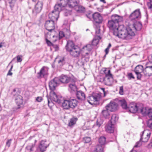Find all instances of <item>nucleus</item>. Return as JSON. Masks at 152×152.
<instances>
[{
    "label": "nucleus",
    "instance_id": "1",
    "mask_svg": "<svg viewBox=\"0 0 152 152\" xmlns=\"http://www.w3.org/2000/svg\"><path fill=\"white\" fill-rule=\"evenodd\" d=\"M117 34L115 35L123 39L126 40L132 39V37L135 35L133 29L132 28V26H129L126 28L123 25L119 26V30L117 31Z\"/></svg>",
    "mask_w": 152,
    "mask_h": 152
},
{
    "label": "nucleus",
    "instance_id": "2",
    "mask_svg": "<svg viewBox=\"0 0 152 152\" xmlns=\"http://www.w3.org/2000/svg\"><path fill=\"white\" fill-rule=\"evenodd\" d=\"M123 17L117 15H114L111 16V19L109 20L107 23V26L113 31L114 35H117L119 30L118 23L123 20Z\"/></svg>",
    "mask_w": 152,
    "mask_h": 152
},
{
    "label": "nucleus",
    "instance_id": "3",
    "mask_svg": "<svg viewBox=\"0 0 152 152\" xmlns=\"http://www.w3.org/2000/svg\"><path fill=\"white\" fill-rule=\"evenodd\" d=\"M66 48V51L69 53L70 54L75 58L79 57L81 53V50L80 48L75 45L71 41L67 42Z\"/></svg>",
    "mask_w": 152,
    "mask_h": 152
},
{
    "label": "nucleus",
    "instance_id": "4",
    "mask_svg": "<svg viewBox=\"0 0 152 152\" xmlns=\"http://www.w3.org/2000/svg\"><path fill=\"white\" fill-rule=\"evenodd\" d=\"M102 71L105 74V76L104 77L101 76H99L98 77V81L103 83L106 85L110 86L111 85L113 82V75L111 73L110 70L106 68H103Z\"/></svg>",
    "mask_w": 152,
    "mask_h": 152
},
{
    "label": "nucleus",
    "instance_id": "5",
    "mask_svg": "<svg viewBox=\"0 0 152 152\" xmlns=\"http://www.w3.org/2000/svg\"><path fill=\"white\" fill-rule=\"evenodd\" d=\"M100 94L95 93L92 95L89 96L87 98V100L89 103L92 105L96 104L97 102H99L101 98Z\"/></svg>",
    "mask_w": 152,
    "mask_h": 152
},
{
    "label": "nucleus",
    "instance_id": "6",
    "mask_svg": "<svg viewBox=\"0 0 152 152\" xmlns=\"http://www.w3.org/2000/svg\"><path fill=\"white\" fill-rule=\"evenodd\" d=\"M77 4V0H68L67 12H66V16L71 14L72 8Z\"/></svg>",
    "mask_w": 152,
    "mask_h": 152
},
{
    "label": "nucleus",
    "instance_id": "7",
    "mask_svg": "<svg viewBox=\"0 0 152 152\" xmlns=\"http://www.w3.org/2000/svg\"><path fill=\"white\" fill-rule=\"evenodd\" d=\"M56 31H49L45 35V39H50L53 42H56L58 37Z\"/></svg>",
    "mask_w": 152,
    "mask_h": 152
},
{
    "label": "nucleus",
    "instance_id": "8",
    "mask_svg": "<svg viewBox=\"0 0 152 152\" xmlns=\"http://www.w3.org/2000/svg\"><path fill=\"white\" fill-rule=\"evenodd\" d=\"M141 18L140 10L137 9L133 12L130 15L129 19L131 21L135 20L136 19H139Z\"/></svg>",
    "mask_w": 152,
    "mask_h": 152
},
{
    "label": "nucleus",
    "instance_id": "9",
    "mask_svg": "<svg viewBox=\"0 0 152 152\" xmlns=\"http://www.w3.org/2000/svg\"><path fill=\"white\" fill-rule=\"evenodd\" d=\"M55 21L53 20H49L46 21L45 24V28L49 31H55Z\"/></svg>",
    "mask_w": 152,
    "mask_h": 152
},
{
    "label": "nucleus",
    "instance_id": "10",
    "mask_svg": "<svg viewBox=\"0 0 152 152\" xmlns=\"http://www.w3.org/2000/svg\"><path fill=\"white\" fill-rule=\"evenodd\" d=\"M151 134V132L149 130H144L140 139L143 142H147L150 137Z\"/></svg>",
    "mask_w": 152,
    "mask_h": 152
},
{
    "label": "nucleus",
    "instance_id": "11",
    "mask_svg": "<svg viewBox=\"0 0 152 152\" xmlns=\"http://www.w3.org/2000/svg\"><path fill=\"white\" fill-rule=\"evenodd\" d=\"M110 111L113 112L117 110L118 108V105L117 104L114 102L111 101L107 105L105 106Z\"/></svg>",
    "mask_w": 152,
    "mask_h": 152
},
{
    "label": "nucleus",
    "instance_id": "12",
    "mask_svg": "<svg viewBox=\"0 0 152 152\" xmlns=\"http://www.w3.org/2000/svg\"><path fill=\"white\" fill-rule=\"evenodd\" d=\"M48 69L45 66H43L41 69L40 71L37 73V77L38 78H41L44 77L45 75H48Z\"/></svg>",
    "mask_w": 152,
    "mask_h": 152
},
{
    "label": "nucleus",
    "instance_id": "13",
    "mask_svg": "<svg viewBox=\"0 0 152 152\" xmlns=\"http://www.w3.org/2000/svg\"><path fill=\"white\" fill-rule=\"evenodd\" d=\"M128 109L130 112L134 113H136L140 108L137 104L132 103L129 105Z\"/></svg>",
    "mask_w": 152,
    "mask_h": 152
},
{
    "label": "nucleus",
    "instance_id": "14",
    "mask_svg": "<svg viewBox=\"0 0 152 152\" xmlns=\"http://www.w3.org/2000/svg\"><path fill=\"white\" fill-rule=\"evenodd\" d=\"M92 18L94 21L96 23H101L103 20L100 14L98 12H95L93 14Z\"/></svg>",
    "mask_w": 152,
    "mask_h": 152
},
{
    "label": "nucleus",
    "instance_id": "15",
    "mask_svg": "<svg viewBox=\"0 0 152 152\" xmlns=\"http://www.w3.org/2000/svg\"><path fill=\"white\" fill-rule=\"evenodd\" d=\"M43 4L42 1H38L35 5L33 11V12L35 14L39 13L42 9Z\"/></svg>",
    "mask_w": 152,
    "mask_h": 152
},
{
    "label": "nucleus",
    "instance_id": "16",
    "mask_svg": "<svg viewBox=\"0 0 152 152\" xmlns=\"http://www.w3.org/2000/svg\"><path fill=\"white\" fill-rule=\"evenodd\" d=\"M77 80V79L76 78H72L70 81L71 83L69 85V89L73 91H76L77 90V87L75 84Z\"/></svg>",
    "mask_w": 152,
    "mask_h": 152
},
{
    "label": "nucleus",
    "instance_id": "17",
    "mask_svg": "<svg viewBox=\"0 0 152 152\" xmlns=\"http://www.w3.org/2000/svg\"><path fill=\"white\" fill-rule=\"evenodd\" d=\"M72 79V78L70 77L65 75H62L60 76L59 80L62 83L67 84L69 83Z\"/></svg>",
    "mask_w": 152,
    "mask_h": 152
},
{
    "label": "nucleus",
    "instance_id": "18",
    "mask_svg": "<svg viewBox=\"0 0 152 152\" xmlns=\"http://www.w3.org/2000/svg\"><path fill=\"white\" fill-rule=\"evenodd\" d=\"M59 14L58 11H53L49 14V17L51 20L57 21L58 18Z\"/></svg>",
    "mask_w": 152,
    "mask_h": 152
},
{
    "label": "nucleus",
    "instance_id": "19",
    "mask_svg": "<svg viewBox=\"0 0 152 152\" xmlns=\"http://www.w3.org/2000/svg\"><path fill=\"white\" fill-rule=\"evenodd\" d=\"M58 2L61 6L64 7V12L65 16H66V12H67V10L68 7H67L68 3V0H58Z\"/></svg>",
    "mask_w": 152,
    "mask_h": 152
},
{
    "label": "nucleus",
    "instance_id": "20",
    "mask_svg": "<svg viewBox=\"0 0 152 152\" xmlns=\"http://www.w3.org/2000/svg\"><path fill=\"white\" fill-rule=\"evenodd\" d=\"M50 97L51 99L55 102L59 104L61 102V99L59 98L56 93L53 91L50 92Z\"/></svg>",
    "mask_w": 152,
    "mask_h": 152
},
{
    "label": "nucleus",
    "instance_id": "21",
    "mask_svg": "<svg viewBox=\"0 0 152 152\" xmlns=\"http://www.w3.org/2000/svg\"><path fill=\"white\" fill-rule=\"evenodd\" d=\"M57 86V82L56 78L50 80L49 83V86L50 90L53 91L55 89L56 87Z\"/></svg>",
    "mask_w": 152,
    "mask_h": 152
},
{
    "label": "nucleus",
    "instance_id": "22",
    "mask_svg": "<svg viewBox=\"0 0 152 152\" xmlns=\"http://www.w3.org/2000/svg\"><path fill=\"white\" fill-rule=\"evenodd\" d=\"M129 26H132V28L133 29L134 31V30L140 31L142 27V24L140 22H136L133 25Z\"/></svg>",
    "mask_w": 152,
    "mask_h": 152
},
{
    "label": "nucleus",
    "instance_id": "23",
    "mask_svg": "<svg viewBox=\"0 0 152 152\" xmlns=\"http://www.w3.org/2000/svg\"><path fill=\"white\" fill-rule=\"evenodd\" d=\"M143 73L146 76L152 75V66H146L144 69Z\"/></svg>",
    "mask_w": 152,
    "mask_h": 152
},
{
    "label": "nucleus",
    "instance_id": "24",
    "mask_svg": "<svg viewBox=\"0 0 152 152\" xmlns=\"http://www.w3.org/2000/svg\"><path fill=\"white\" fill-rule=\"evenodd\" d=\"M114 125L108 122L105 126L106 131L109 133H113L114 129Z\"/></svg>",
    "mask_w": 152,
    "mask_h": 152
},
{
    "label": "nucleus",
    "instance_id": "25",
    "mask_svg": "<svg viewBox=\"0 0 152 152\" xmlns=\"http://www.w3.org/2000/svg\"><path fill=\"white\" fill-rule=\"evenodd\" d=\"M15 102L18 107V108H20V106L23 103V97L20 95L17 96L15 99Z\"/></svg>",
    "mask_w": 152,
    "mask_h": 152
},
{
    "label": "nucleus",
    "instance_id": "26",
    "mask_svg": "<svg viewBox=\"0 0 152 152\" xmlns=\"http://www.w3.org/2000/svg\"><path fill=\"white\" fill-rule=\"evenodd\" d=\"M102 39V37L100 35L95 36L91 42V45L93 46H96L99 43L100 39Z\"/></svg>",
    "mask_w": 152,
    "mask_h": 152
},
{
    "label": "nucleus",
    "instance_id": "27",
    "mask_svg": "<svg viewBox=\"0 0 152 152\" xmlns=\"http://www.w3.org/2000/svg\"><path fill=\"white\" fill-rule=\"evenodd\" d=\"M108 110H109L107 108H106V107H105L104 109L102 111L101 114L105 118H108L110 116V114Z\"/></svg>",
    "mask_w": 152,
    "mask_h": 152
},
{
    "label": "nucleus",
    "instance_id": "28",
    "mask_svg": "<svg viewBox=\"0 0 152 152\" xmlns=\"http://www.w3.org/2000/svg\"><path fill=\"white\" fill-rule=\"evenodd\" d=\"M77 96L79 99L84 100L85 99V95L84 93L81 91H78L77 92Z\"/></svg>",
    "mask_w": 152,
    "mask_h": 152
},
{
    "label": "nucleus",
    "instance_id": "29",
    "mask_svg": "<svg viewBox=\"0 0 152 152\" xmlns=\"http://www.w3.org/2000/svg\"><path fill=\"white\" fill-rule=\"evenodd\" d=\"M144 68L142 65H138L134 69V71L135 73H141L143 72Z\"/></svg>",
    "mask_w": 152,
    "mask_h": 152
},
{
    "label": "nucleus",
    "instance_id": "30",
    "mask_svg": "<svg viewBox=\"0 0 152 152\" xmlns=\"http://www.w3.org/2000/svg\"><path fill=\"white\" fill-rule=\"evenodd\" d=\"M70 108L73 109L76 107L77 104V101L75 99H72L69 100Z\"/></svg>",
    "mask_w": 152,
    "mask_h": 152
},
{
    "label": "nucleus",
    "instance_id": "31",
    "mask_svg": "<svg viewBox=\"0 0 152 152\" xmlns=\"http://www.w3.org/2000/svg\"><path fill=\"white\" fill-rule=\"evenodd\" d=\"M78 119L77 118L73 117L70 119V121L68 123V126H69L72 127L76 123Z\"/></svg>",
    "mask_w": 152,
    "mask_h": 152
},
{
    "label": "nucleus",
    "instance_id": "32",
    "mask_svg": "<svg viewBox=\"0 0 152 152\" xmlns=\"http://www.w3.org/2000/svg\"><path fill=\"white\" fill-rule=\"evenodd\" d=\"M121 106L123 109H127L128 108L126 102L124 99L120 100L119 101Z\"/></svg>",
    "mask_w": 152,
    "mask_h": 152
},
{
    "label": "nucleus",
    "instance_id": "33",
    "mask_svg": "<svg viewBox=\"0 0 152 152\" xmlns=\"http://www.w3.org/2000/svg\"><path fill=\"white\" fill-rule=\"evenodd\" d=\"M118 117L116 114H113L112 115L111 119L109 122L115 125L116 121L118 120Z\"/></svg>",
    "mask_w": 152,
    "mask_h": 152
},
{
    "label": "nucleus",
    "instance_id": "34",
    "mask_svg": "<svg viewBox=\"0 0 152 152\" xmlns=\"http://www.w3.org/2000/svg\"><path fill=\"white\" fill-rule=\"evenodd\" d=\"M62 10L64 11V7L61 6L59 3L58 2V4H56L54 6V11H58L59 14L60 11Z\"/></svg>",
    "mask_w": 152,
    "mask_h": 152
},
{
    "label": "nucleus",
    "instance_id": "35",
    "mask_svg": "<svg viewBox=\"0 0 152 152\" xmlns=\"http://www.w3.org/2000/svg\"><path fill=\"white\" fill-rule=\"evenodd\" d=\"M62 106L64 109H69L70 108L69 100H64L62 103Z\"/></svg>",
    "mask_w": 152,
    "mask_h": 152
},
{
    "label": "nucleus",
    "instance_id": "36",
    "mask_svg": "<svg viewBox=\"0 0 152 152\" xmlns=\"http://www.w3.org/2000/svg\"><path fill=\"white\" fill-rule=\"evenodd\" d=\"M93 152H103V148L100 145H97L95 148Z\"/></svg>",
    "mask_w": 152,
    "mask_h": 152
},
{
    "label": "nucleus",
    "instance_id": "37",
    "mask_svg": "<svg viewBox=\"0 0 152 152\" xmlns=\"http://www.w3.org/2000/svg\"><path fill=\"white\" fill-rule=\"evenodd\" d=\"M150 109L146 107H143L140 109V111L143 115L145 116L148 115Z\"/></svg>",
    "mask_w": 152,
    "mask_h": 152
},
{
    "label": "nucleus",
    "instance_id": "38",
    "mask_svg": "<svg viewBox=\"0 0 152 152\" xmlns=\"http://www.w3.org/2000/svg\"><path fill=\"white\" fill-rule=\"evenodd\" d=\"M47 147V146L45 145V143H43V142H41L39 148L41 151L43 152L45 151Z\"/></svg>",
    "mask_w": 152,
    "mask_h": 152
},
{
    "label": "nucleus",
    "instance_id": "39",
    "mask_svg": "<svg viewBox=\"0 0 152 152\" xmlns=\"http://www.w3.org/2000/svg\"><path fill=\"white\" fill-rule=\"evenodd\" d=\"M106 142V138L104 137H101L99 139V142L102 145L105 144Z\"/></svg>",
    "mask_w": 152,
    "mask_h": 152
},
{
    "label": "nucleus",
    "instance_id": "40",
    "mask_svg": "<svg viewBox=\"0 0 152 152\" xmlns=\"http://www.w3.org/2000/svg\"><path fill=\"white\" fill-rule=\"evenodd\" d=\"M20 91H19V89L18 88H15L13 90V92H12V94L14 96L20 94Z\"/></svg>",
    "mask_w": 152,
    "mask_h": 152
},
{
    "label": "nucleus",
    "instance_id": "41",
    "mask_svg": "<svg viewBox=\"0 0 152 152\" xmlns=\"http://www.w3.org/2000/svg\"><path fill=\"white\" fill-rule=\"evenodd\" d=\"M77 12L82 13L85 10V9L82 6H79L77 7Z\"/></svg>",
    "mask_w": 152,
    "mask_h": 152
},
{
    "label": "nucleus",
    "instance_id": "42",
    "mask_svg": "<svg viewBox=\"0 0 152 152\" xmlns=\"http://www.w3.org/2000/svg\"><path fill=\"white\" fill-rule=\"evenodd\" d=\"M142 140H141L140 139V140L138 142H137L135 145L134 147V148H137L141 146L142 144Z\"/></svg>",
    "mask_w": 152,
    "mask_h": 152
},
{
    "label": "nucleus",
    "instance_id": "43",
    "mask_svg": "<svg viewBox=\"0 0 152 152\" xmlns=\"http://www.w3.org/2000/svg\"><path fill=\"white\" fill-rule=\"evenodd\" d=\"M83 141L85 143H88L91 141V139L90 137H86L83 139Z\"/></svg>",
    "mask_w": 152,
    "mask_h": 152
},
{
    "label": "nucleus",
    "instance_id": "44",
    "mask_svg": "<svg viewBox=\"0 0 152 152\" xmlns=\"http://www.w3.org/2000/svg\"><path fill=\"white\" fill-rule=\"evenodd\" d=\"M65 60V58L64 57H62L58 61V63L60 64V65H63L64 63Z\"/></svg>",
    "mask_w": 152,
    "mask_h": 152
},
{
    "label": "nucleus",
    "instance_id": "45",
    "mask_svg": "<svg viewBox=\"0 0 152 152\" xmlns=\"http://www.w3.org/2000/svg\"><path fill=\"white\" fill-rule=\"evenodd\" d=\"M65 36V34L64 32L62 31H61L59 32V39H61Z\"/></svg>",
    "mask_w": 152,
    "mask_h": 152
},
{
    "label": "nucleus",
    "instance_id": "46",
    "mask_svg": "<svg viewBox=\"0 0 152 152\" xmlns=\"http://www.w3.org/2000/svg\"><path fill=\"white\" fill-rule=\"evenodd\" d=\"M100 32V27L99 26H97L96 29V36L99 35Z\"/></svg>",
    "mask_w": 152,
    "mask_h": 152
},
{
    "label": "nucleus",
    "instance_id": "47",
    "mask_svg": "<svg viewBox=\"0 0 152 152\" xmlns=\"http://www.w3.org/2000/svg\"><path fill=\"white\" fill-rule=\"evenodd\" d=\"M103 122L102 120L100 119H98L97 120L96 125L98 127H99L103 124Z\"/></svg>",
    "mask_w": 152,
    "mask_h": 152
},
{
    "label": "nucleus",
    "instance_id": "48",
    "mask_svg": "<svg viewBox=\"0 0 152 152\" xmlns=\"http://www.w3.org/2000/svg\"><path fill=\"white\" fill-rule=\"evenodd\" d=\"M148 126L152 131V120H149L147 123Z\"/></svg>",
    "mask_w": 152,
    "mask_h": 152
},
{
    "label": "nucleus",
    "instance_id": "49",
    "mask_svg": "<svg viewBox=\"0 0 152 152\" xmlns=\"http://www.w3.org/2000/svg\"><path fill=\"white\" fill-rule=\"evenodd\" d=\"M91 44H89L87 45L85 47L86 48V49L88 51H91L92 49V46Z\"/></svg>",
    "mask_w": 152,
    "mask_h": 152
},
{
    "label": "nucleus",
    "instance_id": "50",
    "mask_svg": "<svg viewBox=\"0 0 152 152\" xmlns=\"http://www.w3.org/2000/svg\"><path fill=\"white\" fill-rule=\"evenodd\" d=\"M22 56L20 55H18L17 57V61L18 62H21L22 61Z\"/></svg>",
    "mask_w": 152,
    "mask_h": 152
},
{
    "label": "nucleus",
    "instance_id": "51",
    "mask_svg": "<svg viewBox=\"0 0 152 152\" xmlns=\"http://www.w3.org/2000/svg\"><path fill=\"white\" fill-rule=\"evenodd\" d=\"M93 14L91 12H88L86 14V16L89 19L92 18V15Z\"/></svg>",
    "mask_w": 152,
    "mask_h": 152
},
{
    "label": "nucleus",
    "instance_id": "52",
    "mask_svg": "<svg viewBox=\"0 0 152 152\" xmlns=\"http://www.w3.org/2000/svg\"><path fill=\"white\" fill-rule=\"evenodd\" d=\"M46 43L48 46H53V45L48 39H45Z\"/></svg>",
    "mask_w": 152,
    "mask_h": 152
},
{
    "label": "nucleus",
    "instance_id": "53",
    "mask_svg": "<svg viewBox=\"0 0 152 152\" xmlns=\"http://www.w3.org/2000/svg\"><path fill=\"white\" fill-rule=\"evenodd\" d=\"M12 140V139H11L9 140H8L6 143V145L8 147H9L11 145V142Z\"/></svg>",
    "mask_w": 152,
    "mask_h": 152
},
{
    "label": "nucleus",
    "instance_id": "54",
    "mask_svg": "<svg viewBox=\"0 0 152 152\" xmlns=\"http://www.w3.org/2000/svg\"><path fill=\"white\" fill-rule=\"evenodd\" d=\"M128 77L130 79H134L135 78L133 76V74L132 73H129L127 75Z\"/></svg>",
    "mask_w": 152,
    "mask_h": 152
},
{
    "label": "nucleus",
    "instance_id": "55",
    "mask_svg": "<svg viewBox=\"0 0 152 152\" xmlns=\"http://www.w3.org/2000/svg\"><path fill=\"white\" fill-rule=\"evenodd\" d=\"M150 118L149 120L152 119V109H150L149 112L147 115Z\"/></svg>",
    "mask_w": 152,
    "mask_h": 152
},
{
    "label": "nucleus",
    "instance_id": "56",
    "mask_svg": "<svg viewBox=\"0 0 152 152\" xmlns=\"http://www.w3.org/2000/svg\"><path fill=\"white\" fill-rule=\"evenodd\" d=\"M149 2L147 3V5L149 8H152V0H149Z\"/></svg>",
    "mask_w": 152,
    "mask_h": 152
},
{
    "label": "nucleus",
    "instance_id": "57",
    "mask_svg": "<svg viewBox=\"0 0 152 152\" xmlns=\"http://www.w3.org/2000/svg\"><path fill=\"white\" fill-rule=\"evenodd\" d=\"M13 68V66H12L10 68V70H9L8 72L7 75H9V76H12V73L11 72L12 71V69Z\"/></svg>",
    "mask_w": 152,
    "mask_h": 152
},
{
    "label": "nucleus",
    "instance_id": "58",
    "mask_svg": "<svg viewBox=\"0 0 152 152\" xmlns=\"http://www.w3.org/2000/svg\"><path fill=\"white\" fill-rule=\"evenodd\" d=\"M119 94L121 95H123L124 94V89L123 86H121L120 87Z\"/></svg>",
    "mask_w": 152,
    "mask_h": 152
},
{
    "label": "nucleus",
    "instance_id": "59",
    "mask_svg": "<svg viewBox=\"0 0 152 152\" xmlns=\"http://www.w3.org/2000/svg\"><path fill=\"white\" fill-rule=\"evenodd\" d=\"M48 104L49 107L51 108L53 105V103L52 101H50L48 99Z\"/></svg>",
    "mask_w": 152,
    "mask_h": 152
},
{
    "label": "nucleus",
    "instance_id": "60",
    "mask_svg": "<svg viewBox=\"0 0 152 152\" xmlns=\"http://www.w3.org/2000/svg\"><path fill=\"white\" fill-rule=\"evenodd\" d=\"M147 147L148 148H152V139L151 140L150 143L147 146Z\"/></svg>",
    "mask_w": 152,
    "mask_h": 152
},
{
    "label": "nucleus",
    "instance_id": "61",
    "mask_svg": "<svg viewBox=\"0 0 152 152\" xmlns=\"http://www.w3.org/2000/svg\"><path fill=\"white\" fill-rule=\"evenodd\" d=\"M137 75V78L138 80H140L141 77L142 75L141 73H135Z\"/></svg>",
    "mask_w": 152,
    "mask_h": 152
},
{
    "label": "nucleus",
    "instance_id": "62",
    "mask_svg": "<svg viewBox=\"0 0 152 152\" xmlns=\"http://www.w3.org/2000/svg\"><path fill=\"white\" fill-rule=\"evenodd\" d=\"M53 47L55 49V50L56 51H57L58 50L59 47L57 45H53Z\"/></svg>",
    "mask_w": 152,
    "mask_h": 152
},
{
    "label": "nucleus",
    "instance_id": "63",
    "mask_svg": "<svg viewBox=\"0 0 152 152\" xmlns=\"http://www.w3.org/2000/svg\"><path fill=\"white\" fill-rule=\"evenodd\" d=\"M36 100L37 102H40L42 100V97L38 96L37 97Z\"/></svg>",
    "mask_w": 152,
    "mask_h": 152
},
{
    "label": "nucleus",
    "instance_id": "64",
    "mask_svg": "<svg viewBox=\"0 0 152 152\" xmlns=\"http://www.w3.org/2000/svg\"><path fill=\"white\" fill-rule=\"evenodd\" d=\"M5 43L4 42H2L0 43V48H2L3 47H5Z\"/></svg>",
    "mask_w": 152,
    "mask_h": 152
}]
</instances>
